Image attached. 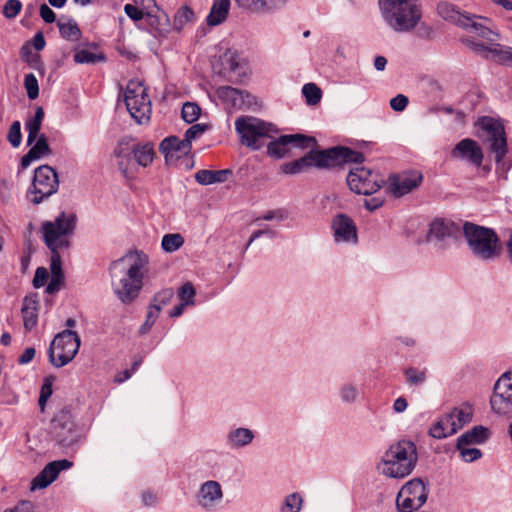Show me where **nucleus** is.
Wrapping results in <instances>:
<instances>
[{
	"label": "nucleus",
	"instance_id": "obj_1",
	"mask_svg": "<svg viewBox=\"0 0 512 512\" xmlns=\"http://www.w3.org/2000/svg\"><path fill=\"white\" fill-rule=\"evenodd\" d=\"M148 262L143 252L126 255L111 264L112 287L116 296L124 304H130L142 288V269Z\"/></svg>",
	"mask_w": 512,
	"mask_h": 512
},
{
	"label": "nucleus",
	"instance_id": "obj_2",
	"mask_svg": "<svg viewBox=\"0 0 512 512\" xmlns=\"http://www.w3.org/2000/svg\"><path fill=\"white\" fill-rule=\"evenodd\" d=\"M77 217L74 213L61 212L54 221L42 223L41 231L45 245L51 251L50 271L53 275H64L60 251L70 247L68 239L76 228Z\"/></svg>",
	"mask_w": 512,
	"mask_h": 512
},
{
	"label": "nucleus",
	"instance_id": "obj_3",
	"mask_svg": "<svg viewBox=\"0 0 512 512\" xmlns=\"http://www.w3.org/2000/svg\"><path fill=\"white\" fill-rule=\"evenodd\" d=\"M417 460L418 454L414 442L400 440L385 452L378 469L389 478L401 479L412 473Z\"/></svg>",
	"mask_w": 512,
	"mask_h": 512
},
{
	"label": "nucleus",
	"instance_id": "obj_4",
	"mask_svg": "<svg viewBox=\"0 0 512 512\" xmlns=\"http://www.w3.org/2000/svg\"><path fill=\"white\" fill-rule=\"evenodd\" d=\"M418 0H379L381 16L395 32L413 30L422 18Z\"/></svg>",
	"mask_w": 512,
	"mask_h": 512
},
{
	"label": "nucleus",
	"instance_id": "obj_5",
	"mask_svg": "<svg viewBox=\"0 0 512 512\" xmlns=\"http://www.w3.org/2000/svg\"><path fill=\"white\" fill-rule=\"evenodd\" d=\"M437 12L444 20L451 22L458 27L474 32L479 37L495 42L499 39V33L492 27V21L486 17L460 11L454 4L442 1L437 5Z\"/></svg>",
	"mask_w": 512,
	"mask_h": 512
},
{
	"label": "nucleus",
	"instance_id": "obj_6",
	"mask_svg": "<svg viewBox=\"0 0 512 512\" xmlns=\"http://www.w3.org/2000/svg\"><path fill=\"white\" fill-rule=\"evenodd\" d=\"M463 233L469 249L476 258L490 261L500 256L502 245L493 229L466 222Z\"/></svg>",
	"mask_w": 512,
	"mask_h": 512
},
{
	"label": "nucleus",
	"instance_id": "obj_7",
	"mask_svg": "<svg viewBox=\"0 0 512 512\" xmlns=\"http://www.w3.org/2000/svg\"><path fill=\"white\" fill-rule=\"evenodd\" d=\"M477 125L482 131L481 137L489 145V151L494 154L497 172L501 171L504 174V179H507V172L511 166L504 161L508 152L504 125L488 116L481 117Z\"/></svg>",
	"mask_w": 512,
	"mask_h": 512
},
{
	"label": "nucleus",
	"instance_id": "obj_8",
	"mask_svg": "<svg viewBox=\"0 0 512 512\" xmlns=\"http://www.w3.org/2000/svg\"><path fill=\"white\" fill-rule=\"evenodd\" d=\"M235 130L240 142L252 150H259L264 146L266 138H271L276 132L274 126L259 118L241 116L235 120Z\"/></svg>",
	"mask_w": 512,
	"mask_h": 512
},
{
	"label": "nucleus",
	"instance_id": "obj_9",
	"mask_svg": "<svg viewBox=\"0 0 512 512\" xmlns=\"http://www.w3.org/2000/svg\"><path fill=\"white\" fill-rule=\"evenodd\" d=\"M81 340L77 332L66 329L58 333L48 349L50 363L61 368L70 363L77 355Z\"/></svg>",
	"mask_w": 512,
	"mask_h": 512
},
{
	"label": "nucleus",
	"instance_id": "obj_10",
	"mask_svg": "<svg viewBox=\"0 0 512 512\" xmlns=\"http://www.w3.org/2000/svg\"><path fill=\"white\" fill-rule=\"evenodd\" d=\"M124 95L125 105L131 117L139 124L148 122L152 106L146 87L138 81L131 80Z\"/></svg>",
	"mask_w": 512,
	"mask_h": 512
},
{
	"label": "nucleus",
	"instance_id": "obj_11",
	"mask_svg": "<svg viewBox=\"0 0 512 512\" xmlns=\"http://www.w3.org/2000/svg\"><path fill=\"white\" fill-rule=\"evenodd\" d=\"M312 156V167L330 168L345 163L361 164L364 161V155L361 152L352 150L348 147H332L327 150L309 151Z\"/></svg>",
	"mask_w": 512,
	"mask_h": 512
},
{
	"label": "nucleus",
	"instance_id": "obj_12",
	"mask_svg": "<svg viewBox=\"0 0 512 512\" xmlns=\"http://www.w3.org/2000/svg\"><path fill=\"white\" fill-rule=\"evenodd\" d=\"M51 437L61 447H71L81 437L80 431L68 409H62L51 421Z\"/></svg>",
	"mask_w": 512,
	"mask_h": 512
},
{
	"label": "nucleus",
	"instance_id": "obj_13",
	"mask_svg": "<svg viewBox=\"0 0 512 512\" xmlns=\"http://www.w3.org/2000/svg\"><path fill=\"white\" fill-rule=\"evenodd\" d=\"M58 186V175L52 167L48 165L38 167L34 172L32 187L29 190V193L33 195L30 201L33 204H40L56 193Z\"/></svg>",
	"mask_w": 512,
	"mask_h": 512
},
{
	"label": "nucleus",
	"instance_id": "obj_14",
	"mask_svg": "<svg viewBox=\"0 0 512 512\" xmlns=\"http://www.w3.org/2000/svg\"><path fill=\"white\" fill-rule=\"evenodd\" d=\"M472 419L471 411L454 408L450 413L441 416L429 429V435L435 439H444L454 435Z\"/></svg>",
	"mask_w": 512,
	"mask_h": 512
},
{
	"label": "nucleus",
	"instance_id": "obj_15",
	"mask_svg": "<svg viewBox=\"0 0 512 512\" xmlns=\"http://www.w3.org/2000/svg\"><path fill=\"white\" fill-rule=\"evenodd\" d=\"M384 183L381 175L365 167H356L349 171L347 184L357 194L371 195L376 193Z\"/></svg>",
	"mask_w": 512,
	"mask_h": 512
},
{
	"label": "nucleus",
	"instance_id": "obj_16",
	"mask_svg": "<svg viewBox=\"0 0 512 512\" xmlns=\"http://www.w3.org/2000/svg\"><path fill=\"white\" fill-rule=\"evenodd\" d=\"M316 144V139L303 134H285L270 141L267 145V154L273 158L281 159L291 148L306 149Z\"/></svg>",
	"mask_w": 512,
	"mask_h": 512
},
{
	"label": "nucleus",
	"instance_id": "obj_17",
	"mask_svg": "<svg viewBox=\"0 0 512 512\" xmlns=\"http://www.w3.org/2000/svg\"><path fill=\"white\" fill-rule=\"evenodd\" d=\"M490 405L499 415H512V373L505 372L496 381Z\"/></svg>",
	"mask_w": 512,
	"mask_h": 512
},
{
	"label": "nucleus",
	"instance_id": "obj_18",
	"mask_svg": "<svg viewBox=\"0 0 512 512\" xmlns=\"http://www.w3.org/2000/svg\"><path fill=\"white\" fill-rule=\"evenodd\" d=\"M223 497L221 484L216 480H207L199 486L194 495V501L201 510L212 512L222 502Z\"/></svg>",
	"mask_w": 512,
	"mask_h": 512
},
{
	"label": "nucleus",
	"instance_id": "obj_19",
	"mask_svg": "<svg viewBox=\"0 0 512 512\" xmlns=\"http://www.w3.org/2000/svg\"><path fill=\"white\" fill-rule=\"evenodd\" d=\"M219 73L231 82H238L246 75V63L235 49H226L219 56Z\"/></svg>",
	"mask_w": 512,
	"mask_h": 512
},
{
	"label": "nucleus",
	"instance_id": "obj_20",
	"mask_svg": "<svg viewBox=\"0 0 512 512\" xmlns=\"http://www.w3.org/2000/svg\"><path fill=\"white\" fill-rule=\"evenodd\" d=\"M423 180L418 171H406L389 178V190L396 197L404 196L416 189Z\"/></svg>",
	"mask_w": 512,
	"mask_h": 512
},
{
	"label": "nucleus",
	"instance_id": "obj_21",
	"mask_svg": "<svg viewBox=\"0 0 512 512\" xmlns=\"http://www.w3.org/2000/svg\"><path fill=\"white\" fill-rule=\"evenodd\" d=\"M72 466L73 463L67 459L56 460L48 463L33 479L31 483V490L48 487L53 481L57 479L61 471L68 470Z\"/></svg>",
	"mask_w": 512,
	"mask_h": 512
},
{
	"label": "nucleus",
	"instance_id": "obj_22",
	"mask_svg": "<svg viewBox=\"0 0 512 512\" xmlns=\"http://www.w3.org/2000/svg\"><path fill=\"white\" fill-rule=\"evenodd\" d=\"M332 230L335 242L356 244L358 241L357 228L354 221L346 214H337L332 220Z\"/></svg>",
	"mask_w": 512,
	"mask_h": 512
},
{
	"label": "nucleus",
	"instance_id": "obj_23",
	"mask_svg": "<svg viewBox=\"0 0 512 512\" xmlns=\"http://www.w3.org/2000/svg\"><path fill=\"white\" fill-rule=\"evenodd\" d=\"M453 157L467 160L479 167L483 162V152L479 144L470 138L462 139L451 152Z\"/></svg>",
	"mask_w": 512,
	"mask_h": 512
},
{
	"label": "nucleus",
	"instance_id": "obj_24",
	"mask_svg": "<svg viewBox=\"0 0 512 512\" xmlns=\"http://www.w3.org/2000/svg\"><path fill=\"white\" fill-rule=\"evenodd\" d=\"M192 144L188 140L179 139L177 136H169L163 139L159 145L160 152L169 159H178L190 153Z\"/></svg>",
	"mask_w": 512,
	"mask_h": 512
},
{
	"label": "nucleus",
	"instance_id": "obj_25",
	"mask_svg": "<svg viewBox=\"0 0 512 512\" xmlns=\"http://www.w3.org/2000/svg\"><path fill=\"white\" fill-rule=\"evenodd\" d=\"M40 301L37 293L26 295L22 302L21 315L26 332L33 330L38 324Z\"/></svg>",
	"mask_w": 512,
	"mask_h": 512
},
{
	"label": "nucleus",
	"instance_id": "obj_26",
	"mask_svg": "<svg viewBox=\"0 0 512 512\" xmlns=\"http://www.w3.org/2000/svg\"><path fill=\"white\" fill-rule=\"evenodd\" d=\"M459 227L452 221L435 219L430 224L428 240L445 241L448 238L456 237Z\"/></svg>",
	"mask_w": 512,
	"mask_h": 512
},
{
	"label": "nucleus",
	"instance_id": "obj_27",
	"mask_svg": "<svg viewBox=\"0 0 512 512\" xmlns=\"http://www.w3.org/2000/svg\"><path fill=\"white\" fill-rule=\"evenodd\" d=\"M51 154V149L47 142L45 134H41L37 137L35 144L29 149V151L21 158V167L26 169L30 164L46 155Z\"/></svg>",
	"mask_w": 512,
	"mask_h": 512
},
{
	"label": "nucleus",
	"instance_id": "obj_28",
	"mask_svg": "<svg viewBox=\"0 0 512 512\" xmlns=\"http://www.w3.org/2000/svg\"><path fill=\"white\" fill-rule=\"evenodd\" d=\"M489 436L490 431L488 428L481 425L474 426L472 429L458 437L456 448H461V446L471 444H482L489 438Z\"/></svg>",
	"mask_w": 512,
	"mask_h": 512
},
{
	"label": "nucleus",
	"instance_id": "obj_29",
	"mask_svg": "<svg viewBox=\"0 0 512 512\" xmlns=\"http://www.w3.org/2000/svg\"><path fill=\"white\" fill-rule=\"evenodd\" d=\"M232 175V170H208L201 169L195 173V180L200 185H211L214 183H224Z\"/></svg>",
	"mask_w": 512,
	"mask_h": 512
},
{
	"label": "nucleus",
	"instance_id": "obj_30",
	"mask_svg": "<svg viewBox=\"0 0 512 512\" xmlns=\"http://www.w3.org/2000/svg\"><path fill=\"white\" fill-rule=\"evenodd\" d=\"M255 435L251 429L239 427L227 434V445L232 449H240L252 443Z\"/></svg>",
	"mask_w": 512,
	"mask_h": 512
},
{
	"label": "nucleus",
	"instance_id": "obj_31",
	"mask_svg": "<svg viewBox=\"0 0 512 512\" xmlns=\"http://www.w3.org/2000/svg\"><path fill=\"white\" fill-rule=\"evenodd\" d=\"M219 99L229 104L232 108L243 109L242 90L231 86H221L216 90Z\"/></svg>",
	"mask_w": 512,
	"mask_h": 512
},
{
	"label": "nucleus",
	"instance_id": "obj_32",
	"mask_svg": "<svg viewBox=\"0 0 512 512\" xmlns=\"http://www.w3.org/2000/svg\"><path fill=\"white\" fill-rule=\"evenodd\" d=\"M407 489L408 496L420 506H423L428 498V489L421 478H414L402 486Z\"/></svg>",
	"mask_w": 512,
	"mask_h": 512
},
{
	"label": "nucleus",
	"instance_id": "obj_33",
	"mask_svg": "<svg viewBox=\"0 0 512 512\" xmlns=\"http://www.w3.org/2000/svg\"><path fill=\"white\" fill-rule=\"evenodd\" d=\"M230 0H214L210 13L206 18L209 26H217L227 18Z\"/></svg>",
	"mask_w": 512,
	"mask_h": 512
},
{
	"label": "nucleus",
	"instance_id": "obj_34",
	"mask_svg": "<svg viewBox=\"0 0 512 512\" xmlns=\"http://www.w3.org/2000/svg\"><path fill=\"white\" fill-rule=\"evenodd\" d=\"M44 119V110L42 107H38L35 111L34 116L27 120L25 123L26 130L28 131L27 136V145H32L39 134V131L41 129V125Z\"/></svg>",
	"mask_w": 512,
	"mask_h": 512
},
{
	"label": "nucleus",
	"instance_id": "obj_35",
	"mask_svg": "<svg viewBox=\"0 0 512 512\" xmlns=\"http://www.w3.org/2000/svg\"><path fill=\"white\" fill-rule=\"evenodd\" d=\"M131 152L140 166L147 167L153 161L154 149L150 143L133 145Z\"/></svg>",
	"mask_w": 512,
	"mask_h": 512
},
{
	"label": "nucleus",
	"instance_id": "obj_36",
	"mask_svg": "<svg viewBox=\"0 0 512 512\" xmlns=\"http://www.w3.org/2000/svg\"><path fill=\"white\" fill-rule=\"evenodd\" d=\"M312 163H313V158H312V156H309V152H308L306 155H304L303 157H301L299 159L284 163L281 166V169L285 174L294 175V174H298V173L308 170L309 168L312 167Z\"/></svg>",
	"mask_w": 512,
	"mask_h": 512
},
{
	"label": "nucleus",
	"instance_id": "obj_37",
	"mask_svg": "<svg viewBox=\"0 0 512 512\" xmlns=\"http://www.w3.org/2000/svg\"><path fill=\"white\" fill-rule=\"evenodd\" d=\"M57 25L59 27L60 35L68 41H78L82 36V32L78 27V24L73 19H69L66 23L59 21Z\"/></svg>",
	"mask_w": 512,
	"mask_h": 512
},
{
	"label": "nucleus",
	"instance_id": "obj_38",
	"mask_svg": "<svg viewBox=\"0 0 512 512\" xmlns=\"http://www.w3.org/2000/svg\"><path fill=\"white\" fill-rule=\"evenodd\" d=\"M407 489L401 488L396 497V507L398 512H412L419 509L421 506L415 503L410 496Z\"/></svg>",
	"mask_w": 512,
	"mask_h": 512
},
{
	"label": "nucleus",
	"instance_id": "obj_39",
	"mask_svg": "<svg viewBox=\"0 0 512 512\" xmlns=\"http://www.w3.org/2000/svg\"><path fill=\"white\" fill-rule=\"evenodd\" d=\"M303 506V498L297 493H291L284 498L280 506V512H300Z\"/></svg>",
	"mask_w": 512,
	"mask_h": 512
},
{
	"label": "nucleus",
	"instance_id": "obj_40",
	"mask_svg": "<svg viewBox=\"0 0 512 512\" xmlns=\"http://www.w3.org/2000/svg\"><path fill=\"white\" fill-rule=\"evenodd\" d=\"M489 53L503 64L512 65V47L502 46L498 43L492 44Z\"/></svg>",
	"mask_w": 512,
	"mask_h": 512
},
{
	"label": "nucleus",
	"instance_id": "obj_41",
	"mask_svg": "<svg viewBox=\"0 0 512 512\" xmlns=\"http://www.w3.org/2000/svg\"><path fill=\"white\" fill-rule=\"evenodd\" d=\"M194 12L188 6H182L177 10L174 15L173 26L176 30L180 31L187 23L194 20Z\"/></svg>",
	"mask_w": 512,
	"mask_h": 512
},
{
	"label": "nucleus",
	"instance_id": "obj_42",
	"mask_svg": "<svg viewBox=\"0 0 512 512\" xmlns=\"http://www.w3.org/2000/svg\"><path fill=\"white\" fill-rule=\"evenodd\" d=\"M184 244V239L179 233L165 234L161 241V247L165 252H174Z\"/></svg>",
	"mask_w": 512,
	"mask_h": 512
},
{
	"label": "nucleus",
	"instance_id": "obj_43",
	"mask_svg": "<svg viewBox=\"0 0 512 512\" xmlns=\"http://www.w3.org/2000/svg\"><path fill=\"white\" fill-rule=\"evenodd\" d=\"M103 53H93L88 50H79L74 54V61L78 64H94L105 61Z\"/></svg>",
	"mask_w": 512,
	"mask_h": 512
},
{
	"label": "nucleus",
	"instance_id": "obj_44",
	"mask_svg": "<svg viewBox=\"0 0 512 512\" xmlns=\"http://www.w3.org/2000/svg\"><path fill=\"white\" fill-rule=\"evenodd\" d=\"M200 114H201V108L196 103L186 102L183 104V107L181 110V115H182V119L186 123H189V124L194 123L195 121L198 120V118L200 117Z\"/></svg>",
	"mask_w": 512,
	"mask_h": 512
},
{
	"label": "nucleus",
	"instance_id": "obj_45",
	"mask_svg": "<svg viewBox=\"0 0 512 512\" xmlns=\"http://www.w3.org/2000/svg\"><path fill=\"white\" fill-rule=\"evenodd\" d=\"M302 93L309 105L318 104L322 97L321 89L314 83H307L302 88Z\"/></svg>",
	"mask_w": 512,
	"mask_h": 512
},
{
	"label": "nucleus",
	"instance_id": "obj_46",
	"mask_svg": "<svg viewBox=\"0 0 512 512\" xmlns=\"http://www.w3.org/2000/svg\"><path fill=\"white\" fill-rule=\"evenodd\" d=\"M406 382L410 386L422 385L426 380V370H418L413 367H409L404 371Z\"/></svg>",
	"mask_w": 512,
	"mask_h": 512
},
{
	"label": "nucleus",
	"instance_id": "obj_47",
	"mask_svg": "<svg viewBox=\"0 0 512 512\" xmlns=\"http://www.w3.org/2000/svg\"><path fill=\"white\" fill-rule=\"evenodd\" d=\"M173 296H174V291L172 288L162 289L157 294H155L150 306L158 307V308H160V311H161L162 307L167 305L171 301Z\"/></svg>",
	"mask_w": 512,
	"mask_h": 512
},
{
	"label": "nucleus",
	"instance_id": "obj_48",
	"mask_svg": "<svg viewBox=\"0 0 512 512\" xmlns=\"http://www.w3.org/2000/svg\"><path fill=\"white\" fill-rule=\"evenodd\" d=\"M195 295L196 290L190 282L185 283L178 290L179 299L187 306L194 304Z\"/></svg>",
	"mask_w": 512,
	"mask_h": 512
},
{
	"label": "nucleus",
	"instance_id": "obj_49",
	"mask_svg": "<svg viewBox=\"0 0 512 512\" xmlns=\"http://www.w3.org/2000/svg\"><path fill=\"white\" fill-rule=\"evenodd\" d=\"M159 314H160V308L149 306L145 322L143 323V325H141V327L139 328V331H138L140 335L147 334L150 331L151 327L154 325V323L158 319Z\"/></svg>",
	"mask_w": 512,
	"mask_h": 512
},
{
	"label": "nucleus",
	"instance_id": "obj_50",
	"mask_svg": "<svg viewBox=\"0 0 512 512\" xmlns=\"http://www.w3.org/2000/svg\"><path fill=\"white\" fill-rule=\"evenodd\" d=\"M340 398L344 403H353L357 400L359 391L353 384H344L339 391Z\"/></svg>",
	"mask_w": 512,
	"mask_h": 512
},
{
	"label": "nucleus",
	"instance_id": "obj_51",
	"mask_svg": "<svg viewBox=\"0 0 512 512\" xmlns=\"http://www.w3.org/2000/svg\"><path fill=\"white\" fill-rule=\"evenodd\" d=\"M24 86L27 90L28 98L34 100L39 95L38 81L34 74L30 73L25 76Z\"/></svg>",
	"mask_w": 512,
	"mask_h": 512
},
{
	"label": "nucleus",
	"instance_id": "obj_52",
	"mask_svg": "<svg viewBox=\"0 0 512 512\" xmlns=\"http://www.w3.org/2000/svg\"><path fill=\"white\" fill-rule=\"evenodd\" d=\"M8 141L13 147H18L21 144L22 134H21V124L19 121H14L8 131L7 136Z\"/></svg>",
	"mask_w": 512,
	"mask_h": 512
},
{
	"label": "nucleus",
	"instance_id": "obj_53",
	"mask_svg": "<svg viewBox=\"0 0 512 512\" xmlns=\"http://www.w3.org/2000/svg\"><path fill=\"white\" fill-rule=\"evenodd\" d=\"M22 9V3L19 0H8L3 7V14L7 19L15 18Z\"/></svg>",
	"mask_w": 512,
	"mask_h": 512
},
{
	"label": "nucleus",
	"instance_id": "obj_54",
	"mask_svg": "<svg viewBox=\"0 0 512 512\" xmlns=\"http://www.w3.org/2000/svg\"><path fill=\"white\" fill-rule=\"evenodd\" d=\"M52 392V379L50 377H46L41 386L40 396L38 400L39 406L41 407L42 410L44 409L47 400L52 395Z\"/></svg>",
	"mask_w": 512,
	"mask_h": 512
},
{
	"label": "nucleus",
	"instance_id": "obj_55",
	"mask_svg": "<svg viewBox=\"0 0 512 512\" xmlns=\"http://www.w3.org/2000/svg\"><path fill=\"white\" fill-rule=\"evenodd\" d=\"M287 0H260L257 12H270L282 8Z\"/></svg>",
	"mask_w": 512,
	"mask_h": 512
},
{
	"label": "nucleus",
	"instance_id": "obj_56",
	"mask_svg": "<svg viewBox=\"0 0 512 512\" xmlns=\"http://www.w3.org/2000/svg\"><path fill=\"white\" fill-rule=\"evenodd\" d=\"M126 15L133 21H139L145 18L148 9L138 8L136 5L126 4L124 6Z\"/></svg>",
	"mask_w": 512,
	"mask_h": 512
},
{
	"label": "nucleus",
	"instance_id": "obj_57",
	"mask_svg": "<svg viewBox=\"0 0 512 512\" xmlns=\"http://www.w3.org/2000/svg\"><path fill=\"white\" fill-rule=\"evenodd\" d=\"M460 451L461 458L465 462H474L482 457V452L478 448H467L465 446H461V448H457Z\"/></svg>",
	"mask_w": 512,
	"mask_h": 512
},
{
	"label": "nucleus",
	"instance_id": "obj_58",
	"mask_svg": "<svg viewBox=\"0 0 512 512\" xmlns=\"http://www.w3.org/2000/svg\"><path fill=\"white\" fill-rule=\"evenodd\" d=\"M49 278L48 270L45 267H38L33 278V286L38 289L45 285Z\"/></svg>",
	"mask_w": 512,
	"mask_h": 512
},
{
	"label": "nucleus",
	"instance_id": "obj_59",
	"mask_svg": "<svg viewBox=\"0 0 512 512\" xmlns=\"http://www.w3.org/2000/svg\"><path fill=\"white\" fill-rule=\"evenodd\" d=\"M207 129V125L205 124H195L188 128L185 132L184 140H188L191 143L192 140L201 136Z\"/></svg>",
	"mask_w": 512,
	"mask_h": 512
},
{
	"label": "nucleus",
	"instance_id": "obj_60",
	"mask_svg": "<svg viewBox=\"0 0 512 512\" xmlns=\"http://www.w3.org/2000/svg\"><path fill=\"white\" fill-rule=\"evenodd\" d=\"M408 103H409V99L407 96H405L403 94H398L390 100V107L394 111L401 112V111L405 110Z\"/></svg>",
	"mask_w": 512,
	"mask_h": 512
},
{
	"label": "nucleus",
	"instance_id": "obj_61",
	"mask_svg": "<svg viewBox=\"0 0 512 512\" xmlns=\"http://www.w3.org/2000/svg\"><path fill=\"white\" fill-rule=\"evenodd\" d=\"M64 281V275H53L50 278L48 285L46 286V293L54 294L61 289Z\"/></svg>",
	"mask_w": 512,
	"mask_h": 512
},
{
	"label": "nucleus",
	"instance_id": "obj_62",
	"mask_svg": "<svg viewBox=\"0 0 512 512\" xmlns=\"http://www.w3.org/2000/svg\"><path fill=\"white\" fill-rule=\"evenodd\" d=\"M64 281V275H53L50 278L48 285L46 286V293L54 294L61 289Z\"/></svg>",
	"mask_w": 512,
	"mask_h": 512
},
{
	"label": "nucleus",
	"instance_id": "obj_63",
	"mask_svg": "<svg viewBox=\"0 0 512 512\" xmlns=\"http://www.w3.org/2000/svg\"><path fill=\"white\" fill-rule=\"evenodd\" d=\"M131 148L132 147H129V143L127 141H120L119 144L117 145V147L115 148L114 150V155L117 157V158H129V156L132 154L131 152Z\"/></svg>",
	"mask_w": 512,
	"mask_h": 512
},
{
	"label": "nucleus",
	"instance_id": "obj_64",
	"mask_svg": "<svg viewBox=\"0 0 512 512\" xmlns=\"http://www.w3.org/2000/svg\"><path fill=\"white\" fill-rule=\"evenodd\" d=\"M40 16L46 23H53L56 20V14L45 3L41 4L40 6Z\"/></svg>",
	"mask_w": 512,
	"mask_h": 512
}]
</instances>
